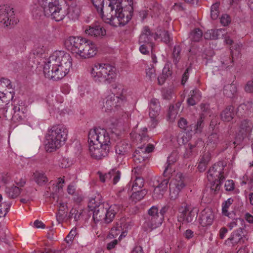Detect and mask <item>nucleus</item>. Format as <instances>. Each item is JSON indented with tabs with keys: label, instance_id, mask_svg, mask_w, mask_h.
Here are the masks:
<instances>
[{
	"label": "nucleus",
	"instance_id": "5",
	"mask_svg": "<svg viewBox=\"0 0 253 253\" xmlns=\"http://www.w3.org/2000/svg\"><path fill=\"white\" fill-rule=\"evenodd\" d=\"M38 4L41 7L45 8L46 17L56 21L62 20L65 16V12L59 4V0H38Z\"/></svg>",
	"mask_w": 253,
	"mask_h": 253
},
{
	"label": "nucleus",
	"instance_id": "21",
	"mask_svg": "<svg viewBox=\"0 0 253 253\" xmlns=\"http://www.w3.org/2000/svg\"><path fill=\"white\" fill-rule=\"evenodd\" d=\"M214 219V214L212 210L210 208H206L201 212L199 218L200 224L203 226L211 225Z\"/></svg>",
	"mask_w": 253,
	"mask_h": 253
},
{
	"label": "nucleus",
	"instance_id": "42",
	"mask_svg": "<svg viewBox=\"0 0 253 253\" xmlns=\"http://www.w3.org/2000/svg\"><path fill=\"white\" fill-rule=\"evenodd\" d=\"M44 10H45V8L41 7L39 5L37 6L36 7L34 8L32 13L33 16L35 19H40L42 16H45V13L44 12Z\"/></svg>",
	"mask_w": 253,
	"mask_h": 253
},
{
	"label": "nucleus",
	"instance_id": "27",
	"mask_svg": "<svg viewBox=\"0 0 253 253\" xmlns=\"http://www.w3.org/2000/svg\"><path fill=\"white\" fill-rule=\"evenodd\" d=\"M81 12L80 5L76 3H72L68 8L67 15L68 17L73 20L77 19L79 17Z\"/></svg>",
	"mask_w": 253,
	"mask_h": 253
},
{
	"label": "nucleus",
	"instance_id": "57",
	"mask_svg": "<svg viewBox=\"0 0 253 253\" xmlns=\"http://www.w3.org/2000/svg\"><path fill=\"white\" fill-rule=\"evenodd\" d=\"M140 45L139 51L143 54H148L149 53V50L152 49L153 46H150L149 44L143 43H139Z\"/></svg>",
	"mask_w": 253,
	"mask_h": 253
},
{
	"label": "nucleus",
	"instance_id": "59",
	"mask_svg": "<svg viewBox=\"0 0 253 253\" xmlns=\"http://www.w3.org/2000/svg\"><path fill=\"white\" fill-rule=\"evenodd\" d=\"M165 192L157 187H155L154 190L153 197L154 199H159L163 197Z\"/></svg>",
	"mask_w": 253,
	"mask_h": 253
},
{
	"label": "nucleus",
	"instance_id": "23",
	"mask_svg": "<svg viewBox=\"0 0 253 253\" xmlns=\"http://www.w3.org/2000/svg\"><path fill=\"white\" fill-rule=\"evenodd\" d=\"M174 184L175 186V189L173 193H172L170 188V195L171 198L175 199L179 192L185 186L184 181L182 179L181 173L177 174Z\"/></svg>",
	"mask_w": 253,
	"mask_h": 253
},
{
	"label": "nucleus",
	"instance_id": "30",
	"mask_svg": "<svg viewBox=\"0 0 253 253\" xmlns=\"http://www.w3.org/2000/svg\"><path fill=\"white\" fill-rule=\"evenodd\" d=\"M67 209V206L66 204L63 203H60L59 204L58 212L56 213V220L59 223H61L65 218H67V214L66 210Z\"/></svg>",
	"mask_w": 253,
	"mask_h": 253
},
{
	"label": "nucleus",
	"instance_id": "3",
	"mask_svg": "<svg viewBox=\"0 0 253 253\" xmlns=\"http://www.w3.org/2000/svg\"><path fill=\"white\" fill-rule=\"evenodd\" d=\"M132 0H112V26H124L131 19Z\"/></svg>",
	"mask_w": 253,
	"mask_h": 253
},
{
	"label": "nucleus",
	"instance_id": "10",
	"mask_svg": "<svg viewBox=\"0 0 253 253\" xmlns=\"http://www.w3.org/2000/svg\"><path fill=\"white\" fill-rule=\"evenodd\" d=\"M161 218L158 207L156 206L151 207L148 211V215L144 223L145 230L149 229L151 231L160 226L162 223Z\"/></svg>",
	"mask_w": 253,
	"mask_h": 253
},
{
	"label": "nucleus",
	"instance_id": "37",
	"mask_svg": "<svg viewBox=\"0 0 253 253\" xmlns=\"http://www.w3.org/2000/svg\"><path fill=\"white\" fill-rule=\"evenodd\" d=\"M233 199L229 198L227 201L222 204V212L223 215L228 216L229 218H232L235 215L234 212H229L228 211V209L233 203Z\"/></svg>",
	"mask_w": 253,
	"mask_h": 253
},
{
	"label": "nucleus",
	"instance_id": "51",
	"mask_svg": "<svg viewBox=\"0 0 253 253\" xmlns=\"http://www.w3.org/2000/svg\"><path fill=\"white\" fill-rule=\"evenodd\" d=\"M178 114V111L175 109L173 105H171L169 107L168 112V118L170 121L173 122L175 119Z\"/></svg>",
	"mask_w": 253,
	"mask_h": 253
},
{
	"label": "nucleus",
	"instance_id": "7",
	"mask_svg": "<svg viewBox=\"0 0 253 253\" xmlns=\"http://www.w3.org/2000/svg\"><path fill=\"white\" fill-rule=\"evenodd\" d=\"M88 207L93 211V219L95 223L102 220L106 223L111 222V214L109 212L110 207L105 208L104 204L97 203L94 199H92L89 202Z\"/></svg>",
	"mask_w": 253,
	"mask_h": 253
},
{
	"label": "nucleus",
	"instance_id": "28",
	"mask_svg": "<svg viewBox=\"0 0 253 253\" xmlns=\"http://www.w3.org/2000/svg\"><path fill=\"white\" fill-rule=\"evenodd\" d=\"M85 32L86 34L93 37H102L106 34L105 30L99 26L89 27L85 30Z\"/></svg>",
	"mask_w": 253,
	"mask_h": 253
},
{
	"label": "nucleus",
	"instance_id": "52",
	"mask_svg": "<svg viewBox=\"0 0 253 253\" xmlns=\"http://www.w3.org/2000/svg\"><path fill=\"white\" fill-rule=\"evenodd\" d=\"M121 223L120 222H117L116 223V226H114L112 227V238H115L117 235H118L121 230H122V225Z\"/></svg>",
	"mask_w": 253,
	"mask_h": 253
},
{
	"label": "nucleus",
	"instance_id": "32",
	"mask_svg": "<svg viewBox=\"0 0 253 253\" xmlns=\"http://www.w3.org/2000/svg\"><path fill=\"white\" fill-rule=\"evenodd\" d=\"M34 181L40 186L45 185L48 181V178L43 172L36 171L33 173Z\"/></svg>",
	"mask_w": 253,
	"mask_h": 253
},
{
	"label": "nucleus",
	"instance_id": "58",
	"mask_svg": "<svg viewBox=\"0 0 253 253\" xmlns=\"http://www.w3.org/2000/svg\"><path fill=\"white\" fill-rule=\"evenodd\" d=\"M190 149H194L196 147H201L203 145V142L201 138H197L193 143L190 142L188 144Z\"/></svg>",
	"mask_w": 253,
	"mask_h": 253
},
{
	"label": "nucleus",
	"instance_id": "45",
	"mask_svg": "<svg viewBox=\"0 0 253 253\" xmlns=\"http://www.w3.org/2000/svg\"><path fill=\"white\" fill-rule=\"evenodd\" d=\"M91 1L98 12H102L105 0H91ZM108 1H109L108 7H111V0H108Z\"/></svg>",
	"mask_w": 253,
	"mask_h": 253
},
{
	"label": "nucleus",
	"instance_id": "47",
	"mask_svg": "<svg viewBox=\"0 0 253 253\" xmlns=\"http://www.w3.org/2000/svg\"><path fill=\"white\" fill-rule=\"evenodd\" d=\"M147 191L146 189H142L137 191L132 194L131 197L132 199L136 201H140L146 195Z\"/></svg>",
	"mask_w": 253,
	"mask_h": 253
},
{
	"label": "nucleus",
	"instance_id": "17",
	"mask_svg": "<svg viewBox=\"0 0 253 253\" xmlns=\"http://www.w3.org/2000/svg\"><path fill=\"white\" fill-rule=\"evenodd\" d=\"M78 56L83 58H89L95 56L97 52V49L95 44L91 41L87 40L83 47L81 49Z\"/></svg>",
	"mask_w": 253,
	"mask_h": 253
},
{
	"label": "nucleus",
	"instance_id": "34",
	"mask_svg": "<svg viewBox=\"0 0 253 253\" xmlns=\"http://www.w3.org/2000/svg\"><path fill=\"white\" fill-rule=\"evenodd\" d=\"M237 88L233 84L225 85L223 88V94L227 97L233 98L236 97Z\"/></svg>",
	"mask_w": 253,
	"mask_h": 253
},
{
	"label": "nucleus",
	"instance_id": "18",
	"mask_svg": "<svg viewBox=\"0 0 253 253\" xmlns=\"http://www.w3.org/2000/svg\"><path fill=\"white\" fill-rule=\"evenodd\" d=\"M13 93L11 91L0 92V110L6 118H10L11 115L8 114L9 101L13 98Z\"/></svg>",
	"mask_w": 253,
	"mask_h": 253
},
{
	"label": "nucleus",
	"instance_id": "14",
	"mask_svg": "<svg viewBox=\"0 0 253 253\" xmlns=\"http://www.w3.org/2000/svg\"><path fill=\"white\" fill-rule=\"evenodd\" d=\"M12 121L14 123H20L26 118L27 108L22 101H18L13 106Z\"/></svg>",
	"mask_w": 253,
	"mask_h": 253
},
{
	"label": "nucleus",
	"instance_id": "63",
	"mask_svg": "<svg viewBox=\"0 0 253 253\" xmlns=\"http://www.w3.org/2000/svg\"><path fill=\"white\" fill-rule=\"evenodd\" d=\"M230 22L231 18L228 14H223L220 18V22L224 26L227 25L229 23H230Z\"/></svg>",
	"mask_w": 253,
	"mask_h": 253
},
{
	"label": "nucleus",
	"instance_id": "62",
	"mask_svg": "<svg viewBox=\"0 0 253 253\" xmlns=\"http://www.w3.org/2000/svg\"><path fill=\"white\" fill-rule=\"evenodd\" d=\"M23 67V63L20 61H14L11 64V68L14 71L20 70Z\"/></svg>",
	"mask_w": 253,
	"mask_h": 253
},
{
	"label": "nucleus",
	"instance_id": "41",
	"mask_svg": "<svg viewBox=\"0 0 253 253\" xmlns=\"http://www.w3.org/2000/svg\"><path fill=\"white\" fill-rule=\"evenodd\" d=\"M236 215H233V217L232 218L233 220L230 223H228V227L231 230L235 226H238L240 227H242V226H245V221L243 219L235 217Z\"/></svg>",
	"mask_w": 253,
	"mask_h": 253
},
{
	"label": "nucleus",
	"instance_id": "56",
	"mask_svg": "<svg viewBox=\"0 0 253 253\" xmlns=\"http://www.w3.org/2000/svg\"><path fill=\"white\" fill-rule=\"evenodd\" d=\"M65 183V181L61 177L58 178V181L55 186H53L52 188L55 193L59 192L61 190L63 187V184Z\"/></svg>",
	"mask_w": 253,
	"mask_h": 253
},
{
	"label": "nucleus",
	"instance_id": "25",
	"mask_svg": "<svg viewBox=\"0 0 253 253\" xmlns=\"http://www.w3.org/2000/svg\"><path fill=\"white\" fill-rule=\"evenodd\" d=\"M204 127L203 115H201L200 118L197 120L195 124H191L188 126V129L186 131V133H190L193 132L194 133L201 132Z\"/></svg>",
	"mask_w": 253,
	"mask_h": 253
},
{
	"label": "nucleus",
	"instance_id": "4",
	"mask_svg": "<svg viewBox=\"0 0 253 253\" xmlns=\"http://www.w3.org/2000/svg\"><path fill=\"white\" fill-rule=\"evenodd\" d=\"M68 129L63 124L53 125L48 128L45 136V147L52 152L59 148L67 139Z\"/></svg>",
	"mask_w": 253,
	"mask_h": 253
},
{
	"label": "nucleus",
	"instance_id": "20",
	"mask_svg": "<svg viewBox=\"0 0 253 253\" xmlns=\"http://www.w3.org/2000/svg\"><path fill=\"white\" fill-rule=\"evenodd\" d=\"M223 166L220 163L214 164L211 167L208 172L207 178L209 181L213 179L223 181L225 177L223 176Z\"/></svg>",
	"mask_w": 253,
	"mask_h": 253
},
{
	"label": "nucleus",
	"instance_id": "24",
	"mask_svg": "<svg viewBox=\"0 0 253 253\" xmlns=\"http://www.w3.org/2000/svg\"><path fill=\"white\" fill-rule=\"evenodd\" d=\"M160 112V105L158 100L151 99L149 104V116L151 119H155Z\"/></svg>",
	"mask_w": 253,
	"mask_h": 253
},
{
	"label": "nucleus",
	"instance_id": "19",
	"mask_svg": "<svg viewBox=\"0 0 253 253\" xmlns=\"http://www.w3.org/2000/svg\"><path fill=\"white\" fill-rule=\"evenodd\" d=\"M153 39L155 40L158 39V34L152 32L148 26H145L139 36V43H146L149 44L150 46H153Z\"/></svg>",
	"mask_w": 253,
	"mask_h": 253
},
{
	"label": "nucleus",
	"instance_id": "13",
	"mask_svg": "<svg viewBox=\"0 0 253 253\" xmlns=\"http://www.w3.org/2000/svg\"><path fill=\"white\" fill-rule=\"evenodd\" d=\"M59 69L60 75H58V77L64 78L69 72L72 67V58L70 55L64 51H59Z\"/></svg>",
	"mask_w": 253,
	"mask_h": 253
},
{
	"label": "nucleus",
	"instance_id": "40",
	"mask_svg": "<svg viewBox=\"0 0 253 253\" xmlns=\"http://www.w3.org/2000/svg\"><path fill=\"white\" fill-rule=\"evenodd\" d=\"M203 36L202 31L199 28L194 29L190 33L189 38L192 42H198Z\"/></svg>",
	"mask_w": 253,
	"mask_h": 253
},
{
	"label": "nucleus",
	"instance_id": "44",
	"mask_svg": "<svg viewBox=\"0 0 253 253\" xmlns=\"http://www.w3.org/2000/svg\"><path fill=\"white\" fill-rule=\"evenodd\" d=\"M82 212L78 211L77 210L74 208H72L67 216V220L74 218L75 221H79L82 216Z\"/></svg>",
	"mask_w": 253,
	"mask_h": 253
},
{
	"label": "nucleus",
	"instance_id": "38",
	"mask_svg": "<svg viewBox=\"0 0 253 253\" xmlns=\"http://www.w3.org/2000/svg\"><path fill=\"white\" fill-rule=\"evenodd\" d=\"M176 161V158L174 156V154H171L168 158L167 160V166L166 167L165 170L164 171V175L165 176H168L172 171V169L170 168L171 165L174 164Z\"/></svg>",
	"mask_w": 253,
	"mask_h": 253
},
{
	"label": "nucleus",
	"instance_id": "64",
	"mask_svg": "<svg viewBox=\"0 0 253 253\" xmlns=\"http://www.w3.org/2000/svg\"><path fill=\"white\" fill-rule=\"evenodd\" d=\"M245 90L249 93L253 92V79L247 82L245 87Z\"/></svg>",
	"mask_w": 253,
	"mask_h": 253
},
{
	"label": "nucleus",
	"instance_id": "49",
	"mask_svg": "<svg viewBox=\"0 0 253 253\" xmlns=\"http://www.w3.org/2000/svg\"><path fill=\"white\" fill-rule=\"evenodd\" d=\"M161 38V40L166 43H168L171 40L170 37L169 32L166 30L161 31L159 34H158V38Z\"/></svg>",
	"mask_w": 253,
	"mask_h": 253
},
{
	"label": "nucleus",
	"instance_id": "50",
	"mask_svg": "<svg viewBox=\"0 0 253 253\" xmlns=\"http://www.w3.org/2000/svg\"><path fill=\"white\" fill-rule=\"evenodd\" d=\"M102 111L109 113L111 111V97L107 96L103 102V105L101 107Z\"/></svg>",
	"mask_w": 253,
	"mask_h": 253
},
{
	"label": "nucleus",
	"instance_id": "43",
	"mask_svg": "<svg viewBox=\"0 0 253 253\" xmlns=\"http://www.w3.org/2000/svg\"><path fill=\"white\" fill-rule=\"evenodd\" d=\"M220 5L219 2H216L213 3L211 8V17L212 19L215 20L218 16L219 14V6Z\"/></svg>",
	"mask_w": 253,
	"mask_h": 253
},
{
	"label": "nucleus",
	"instance_id": "61",
	"mask_svg": "<svg viewBox=\"0 0 253 253\" xmlns=\"http://www.w3.org/2000/svg\"><path fill=\"white\" fill-rule=\"evenodd\" d=\"M144 185V181L143 178L141 177H137L135 179L134 183L132 185V189L136 190L135 187H138L139 188H142Z\"/></svg>",
	"mask_w": 253,
	"mask_h": 253
},
{
	"label": "nucleus",
	"instance_id": "15",
	"mask_svg": "<svg viewBox=\"0 0 253 253\" xmlns=\"http://www.w3.org/2000/svg\"><path fill=\"white\" fill-rule=\"evenodd\" d=\"M253 127V123L250 120L245 119L241 121L236 136L237 139L241 141L248 138L251 134Z\"/></svg>",
	"mask_w": 253,
	"mask_h": 253
},
{
	"label": "nucleus",
	"instance_id": "9",
	"mask_svg": "<svg viewBox=\"0 0 253 253\" xmlns=\"http://www.w3.org/2000/svg\"><path fill=\"white\" fill-rule=\"evenodd\" d=\"M111 65L109 64H95L92 68L91 74L95 80H99L105 84H110L111 83L110 75Z\"/></svg>",
	"mask_w": 253,
	"mask_h": 253
},
{
	"label": "nucleus",
	"instance_id": "48",
	"mask_svg": "<svg viewBox=\"0 0 253 253\" xmlns=\"http://www.w3.org/2000/svg\"><path fill=\"white\" fill-rule=\"evenodd\" d=\"M146 78L149 80L152 81L156 79V74L155 69L153 65L146 69Z\"/></svg>",
	"mask_w": 253,
	"mask_h": 253
},
{
	"label": "nucleus",
	"instance_id": "12",
	"mask_svg": "<svg viewBox=\"0 0 253 253\" xmlns=\"http://www.w3.org/2000/svg\"><path fill=\"white\" fill-rule=\"evenodd\" d=\"M87 42V40L79 37H70L65 41V46L66 49L78 57L81 49Z\"/></svg>",
	"mask_w": 253,
	"mask_h": 253
},
{
	"label": "nucleus",
	"instance_id": "36",
	"mask_svg": "<svg viewBox=\"0 0 253 253\" xmlns=\"http://www.w3.org/2000/svg\"><path fill=\"white\" fill-rule=\"evenodd\" d=\"M181 48L179 45H175L172 50L171 58L173 64L177 66L181 59Z\"/></svg>",
	"mask_w": 253,
	"mask_h": 253
},
{
	"label": "nucleus",
	"instance_id": "53",
	"mask_svg": "<svg viewBox=\"0 0 253 253\" xmlns=\"http://www.w3.org/2000/svg\"><path fill=\"white\" fill-rule=\"evenodd\" d=\"M158 182L159 183L158 185L156 186V187L159 188L160 189L162 190V192H165L168 189V184L169 183V180L168 178H166L162 181H161V182H160L159 180H158Z\"/></svg>",
	"mask_w": 253,
	"mask_h": 253
},
{
	"label": "nucleus",
	"instance_id": "60",
	"mask_svg": "<svg viewBox=\"0 0 253 253\" xmlns=\"http://www.w3.org/2000/svg\"><path fill=\"white\" fill-rule=\"evenodd\" d=\"M178 126L186 132L187 129H188V123L186 119L181 118L178 122Z\"/></svg>",
	"mask_w": 253,
	"mask_h": 253
},
{
	"label": "nucleus",
	"instance_id": "6",
	"mask_svg": "<svg viewBox=\"0 0 253 253\" xmlns=\"http://www.w3.org/2000/svg\"><path fill=\"white\" fill-rule=\"evenodd\" d=\"M59 59V51L53 52L48 58L43 67V73L46 78L52 79L53 81L62 79V77H59L57 75L60 74Z\"/></svg>",
	"mask_w": 253,
	"mask_h": 253
},
{
	"label": "nucleus",
	"instance_id": "54",
	"mask_svg": "<svg viewBox=\"0 0 253 253\" xmlns=\"http://www.w3.org/2000/svg\"><path fill=\"white\" fill-rule=\"evenodd\" d=\"M121 171L117 169H112V177H113V183L116 184L120 180L121 178Z\"/></svg>",
	"mask_w": 253,
	"mask_h": 253
},
{
	"label": "nucleus",
	"instance_id": "8",
	"mask_svg": "<svg viewBox=\"0 0 253 253\" xmlns=\"http://www.w3.org/2000/svg\"><path fill=\"white\" fill-rule=\"evenodd\" d=\"M178 221L182 224H193L196 221L198 215V210L187 204H184L180 206L178 210Z\"/></svg>",
	"mask_w": 253,
	"mask_h": 253
},
{
	"label": "nucleus",
	"instance_id": "2",
	"mask_svg": "<svg viewBox=\"0 0 253 253\" xmlns=\"http://www.w3.org/2000/svg\"><path fill=\"white\" fill-rule=\"evenodd\" d=\"M89 151L92 157L99 159L107 156L111 148L110 137L104 128H94L88 134Z\"/></svg>",
	"mask_w": 253,
	"mask_h": 253
},
{
	"label": "nucleus",
	"instance_id": "33",
	"mask_svg": "<svg viewBox=\"0 0 253 253\" xmlns=\"http://www.w3.org/2000/svg\"><path fill=\"white\" fill-rule=\"evenodd\" d=\"M222 139V137L219 133L216 132L212 133L208 137L207 145L212 147H215L220 142Z\"/></svg>",
	"mask_w": 253,
	"mask_h": 253
},
{
	"label": "nucleus",
	"instance_id": "11",
	"mask_svg": "<svg viewBox=\"0 0 253 253\" xmlns=\"http://www.w3.org/2000/svg\"><path fill=\"white\" fill-rule=\"evenodd\" d=\"M18 22L15 17L13 8L8 5L0 6V22L5 26H14Z\"/></svg>",
	"mask_w": 253,
	"mask_h": 253
},
{
	"label": "nucleus",
	"instance_id": "29",
	"mask_svg": "<svg viewBox=\"0 0 253 253\" xmlns=\"http://www.w3.org/2000/svg\"><path fill=\"white\" fill-rule=\"evenodd\" d=\"M190 97L187 100L189 105L194 106L199 102L201 98V92L198 89L191 90L190 92Z\"/></svg>",
	"mask_w": 253,
	"mask_h": 253
},
{
	"label": "nucleus",
	"instance_id": "22",
	"mask_svg": "<svg viewBox=\"0 0 253 253\" xmlns=\"http://www.w3.org/2000/svg\"><path fill=\"white\" fill-rule=\"evenodd\" d=\"M237 114L234 106L232 105L227 106L221 113V119L224 122H230Z\"/></svg>",
	"mask_w": 253,
	"mask_h": 253
},
{
	"label": "nucleus",
	"instance_id": "55",
	"mask_svg": "<svg viewBox=\"0 0 253 253\" xmlns=\"http://www.w3.org/2000/svg\"><path fill=\"white\" fill-rule=\"evenodd\" d=\"M210 181L211 182V191H213L214 192H215L216 191L219 190L221 183L223 181H220L219 179H213V180Z\"/></svg>",
	"mask_w": 253,
	"mask_h": 253
},
{
	"label": "nucleus",
	"instance_id": "31",
	"mask_svg": "<svg viewBox=\"0 0 253 253\" xmlns=\"http://www.w3.org/2000/svg\"><path fill=\"white\" fill-rule=\"evenodd\" d=\"M220 35H223L222 29H211L207 31L203 36L206 40H213L217 39Z\"/></svg>",
	"mask_w": 253,
	"mask_h": 253
},
{
	"label": "nucleus",
	"instance_id": "16",
	"mask_svg": "<svg viewBox=\"0 0 253 253\" xmlns=\"http://www.w3.org/2000/svg\"><path fill=\"white\" fill-rule=\"evenodd\" d=\"M245 225L239 228L235 231L231 236L226 241V242H231L233 246H235L238 243H244L248 240L246 235V231L245 230Z\"/></svg>",
	"mask_w": 253,
	"mask_h": 253
},
{
	"label": "nucleus",
	"instance_id": "39",
	"mask_svg": "<svg viewBox=\"0 0 253 253\" xmlns=\"http://www.w3.org/2000/svg\"><path fill=\"white\" fill-rule=\"evenodd\" d=\"M130 149L129 145L126 142H121L115 147L116 153L119 155H124Z\"/></svg>",
	"mask_w": 253,
	"mask_h": 253
},
{
	"label": "nucleus",
	"instance_id": "26",
	"mask_svg": "<svg viewBox=\"0 0 253 253\" xmlns=\"http://www.w3.org/2000/svg\"><path fill=\"white\" fill-rule=\"evenodd\" d=\"M141 148L138 147L133 155V161L136 164H140L148 160V156L147 153H144Z\"/></svg>",
	"mask_w": 253,
	"mask_h": 253
},
{
	"label": "nucleus",
	"instance_id": "46",
	"mask_svg": "<svg viewBox=\"0 0 253 253\" xmlns=\"http://www.w3.org/2000/svg\"><path fill=\"white\" fill-rule=\"evenodd\" d=\"M11 204L9 202H3L0 204V217L5 216L8 212Z\"/></svg>",
	"mask_w": 253,
	"mask_h": 253
},
{
	"label": "nucleus",
	"instance_id": "1",
	"mask_svg": "<svg viewBox=\"0 0 253 253\" xmlns=\"http://www.w3.org/2000/svg\"><path fill=\"white\" fill-rule=\"evenodd\" d=\"M112 110L114 112L115 120L112 122V139L114 135L118 137L128 115L124 112L122 107L126 101V97L123 86L120 84L112 85Z\"/></svg>",
	"mask_w": 253,
	"mask_h": 253
},
{
	"label": "nucleus",
	"instance_id": "35",
	"mask_svg": "<svg viewBox=\"0 0 253 253\" xmlns=\"http://www.w3.org/2000/svg\"><path fill=\"white\" fill-rule=\"evenodd\" d=\"M5 191L7 196L10 199L16 198L21 192L19 188L14 185L6 187Z\"/></svg>",
	"mask_w": 253,
	"mask_h": 253
}]
</instances>
